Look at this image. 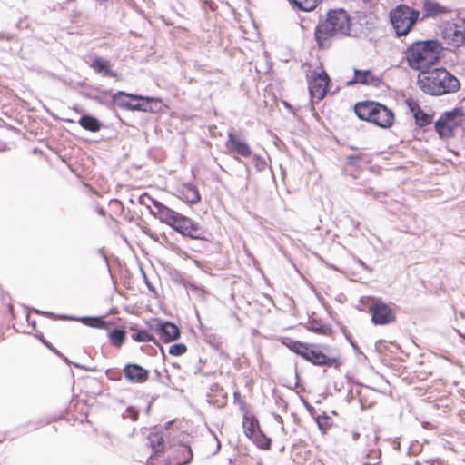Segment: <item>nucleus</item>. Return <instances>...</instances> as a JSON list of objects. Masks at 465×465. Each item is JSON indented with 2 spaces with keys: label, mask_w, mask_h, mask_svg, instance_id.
<instances>
[{
  "label": "nucleus",
  "mask_w": 465,
  "mask_h": 465,
  "mask_svg": "<svg viewBox=\"0 0 465 465\" xmlns=\"http://www.w3.org/2000/svg\"><path fill=\"white\" fill-rule=\"evenodd\" d=\"M133 99H140L141 111L155 112L158 110L159 101L154 98L143 97L140 95H130Z\"/></svg>",
  "instance_id": "obj_19"
},
{
  "label": "nucleus",
  "mask_w": 465,
  "mask_h": 465,
  "mask_svg": "<svg viewBox=\"0 0 465 465\" xmlns=\"http://www.w3.org/2000/svg\"><path fill=\"white\" fill-rule=\"evenodd\" d=\"M182 199L190 204H196L200 202V193L197 188L192 184H185L182 191Z\"/></svg>",
  "instance_id": "obj_17"
},
{
  "label": "nucleus",
  "mask_w": 465,
  "mask_h": 465,
  "mask_svg": "<svg viewBox=\"0 0 465 465\" xmlns=\"http://www.w3.org/2000/svg\"><path fill=\"white\" fill-rule=\"evenodd\" d=\"M406 104L410 111L413 114V116L420 109L419 104L414 101L413 99H408L406 100Z\"/></svg>",
  "instance_id": "obj_37"
},
{
  "label": "nucleus",
  "mask_w": 465,
  "mask_h": 465,
  "mask_svg": "<svg viewBox=\"0 0 465 465\" xmlns=\"http://www.w3.org/2000/svg\"><path fill=\"white\" fill-rule=\"evenodd\" d=\"M17 26H18V27L22 26V21H20V22L17 24Z\"/></svg>",
  "instance_id": "obj_49"
},
{
  "label": "nucleus",
  "mask_w": 465,
  "mask_h": 465,
  "mask_svg": "<svg viewBox=\"0 0 465 465\" xmlns=\"http://www.w3.org/2000/svg\"><path fill=\"white\" fill-rule=\"evenodd\" d=\"M419 12L407 6L399 5L390 13V19L398 36L406 35L416 23Z\"/></svg>",
  "instance_id": "obj_7"
},
{
  "label": "nucleus",
  "mask_w": 465,
  "mask_h": 465,
  "mask_svg": "<svg viewBox=\"0 0 465 465\" xmlns=\"http://www.w3.org/2000/svg\"><path fill=\"white\" fill-rule=\"evenodd\" d=\"M441 37L448 45L459 47L465 43V26L446 23L441 27Z\"/></svg>",
  "instance_id": "obj_8"
},
{
  "label": "nucleus",
  "mask_w": 465,
  "mask_h": 465,
  "mask_svg": "<svg viewBox=\"0 0 465 465\" xmlns=\"http://www.w3.org/2000/svg\"><path fill=\"white\" fill-rule=\"evenodd\" d=\"M242 427L244 430V434L250 438L252 439L257 435L259 430L258 421L254 418H250L247 416H244L243 421H242Z\"/></svg>",
  "instance_id": "obj_20"
},
{
  "label": "nucleus",
  "mask_w": 465,
  "mask_h": 465,
  "mask_svg": "<svg viewBox=\"0 0 465 465\" xmlns=\"http://www.w3.org/2000/svg\"><path fill=\"white\" fill-rule=\"evenodd\" d=\"M312 346L304 345L302 343H298L294 345L293 351L301 355L304 359L305 351L310 350Z\"/></svg>",
  "instance_id": "obj_36"
},
{
  "label": "nucleus",
  "mask_w": 465,
  "mask_h": 465,
  "mask_svg": "<svg viewBox=\"0 0 465 465\" xmlns=\"http://www.w3.org/2000/svg\"><path fill=\"white\" fill-rule=\"evenodd\" d=\"M186 352V346L183 343H175L169 348V353L173 356H181Z\"/></svg>",
  "instance_id": "obj_34"
},
{
  "label": "nucleus",
  "mask_w": 465,
  "mask_h": 465,
  "mask_svg": "<svg viewBox=\"0 0 465 465\" xmlns=\"http://www.w3.org/2000/svg\"><path fill=\"white\" fill-rule=\"evenodd\" d=\"M74 366H75L76 368L83 369V367H82L80 364L74 363Z\"/></svg>",
  "instance_id": "obj_47"
},
{
  "label": "nucleus",
  "mask_w": 465,
  "mask_h": 465,
  "mask_svg": "<svg viewBox=\"0 0 465 465\" xmlns=\"http://www.w3.org/2000/svg\"><path fill=\"white\" fill-rule=\"evenodd\" d=\"M35 312H36V313L45 314V315H52V313H50V312H40V311H38V310H35Z\"/></svg>",
  "instance_id": "obj_44"
},
{
  "label": "nucleus",
  "mask_w": 465,
  "mask_h": 465,
  "mask_svg": "<svg viewBox=\"0 0 465 465\" xmlns=\"http://www.w3.org/2000/svg\"><path fill=\"white\" fill-rule=\"evenodd\" d=\"M465 126V98L463 105L443 113L434 123L435 131L441 139L455 136L460 129Z\"/></svg>",
  "instance_id": "obj_5"
},
{
  "label": "nucleus",
  "mask_w": 465,
  "mask_h": 465,
  "mask_svg": "<svg viewBox=\"0 0 465 465\" xmlns=\"http://www.w3.org/2000/svg\"><path fill=\"white\" fill-rule=\"evenodd\" d=\"M307 329L316 333H324L326 328L321 321L312 319L307 322Z\"/></svg>",
  "instance_id": "obj_33"
},
{
  "label": "nucleus",
  "mask_w": 465,
  "mask_h": 465,
  "mask_svg": "<svg viewBox=\"0 0 465 465\" xmlns=\"http://www.w3.org/2000/svg\"><path fill=\"white\" fill-rule=\"evenodd\" d=\"M442 46L438 40L415 42L406 51V59L411 68L426 73L440 57Z\"/></svg>",
  "instance_id": "obj_3"
},
{
  "label": "nucleus",
  "mask_w": 465,
  "mask_h": 465,
  "mask_svg": "<svg viewBox=\"0 0 465 465\" xmlns=\"http://www.w3.org/2000/svg\"><path fill=\"white\" fill-rule=\"evenodd\" d=\"M150 446L155 454L163 450V438L158 434H150L148 437Z\"/></svg>",
  "instance_id": "obj_29"
},
{
  "label": "nucleus",
  "mask_w": 465,
  "mask_h": 465,
  "mask_svg": "<svg viewBox=\"0 0 465 465\" xmlns=\"http://www.w3.org/2000/svg\"><path fill=\"white\" fill-rule=\"evenodd\" d=\"M78 124L84 129L94 133L100 131L102 127V124L100 123V121L97 118L89 114H84L81 116Z\"/></svg>",
  "instance_id": "obj_18"
},
{
  "label": "nucleus",
  "mask_w": 465,
  "mask_h": 465,
  "mask_svg": "<svg viewBox=\"0 0 465 465\" xmlns=\"http://www.w3.org/2000/svg\"><path fill=\"white\" fill-rule=\"evenodd\" d=\"M351 31V18L343 9L331 10L326 18L321 20L315 28V39L320 48H328L332 37L348 35Z\"/></svg>",
  "instance_id": "obj_1"
},
{
  "label": "nucleus",
  "mask_w": 465,
  "mask_h": 465,
  "mask_svg": "<svg viewBox=\"0 0 465 465\" xmlns=\"http://www.w3.org/2000/svg\"><path fill=\"white\" fill-rule=\"evenodd\" d=\"M359 264L365 270L371 271V268L361 260H359Z\"/></svg>",
  "instance_id": "obj_43"
},
{
  "label": "nucleus",
  "mask_w": 465,
  "mask_h": 465,
  "mask_svg": "<svg viewBox=\"0 0 465 465\" xmlns=\"http://www.w3.org/2000/svg\"><path fill=\"white\" fill-rule=\"evenodd\" d=\"M351 435L353 441H356L361 438V433L356 430L351 431Z\"/></svg>",
  "instance_id": "obj_42"
},
{
  "label": "nucleus",
  "mask_w": 465,
  "mask_h": 465,
  "mask_svg": "<svg viewBox=\"0 0 465 465\" xmlns=\"http://www.w3.org/2000/svg\"><path fill=\"white\" fill-rule=\"evenodd\" d=\"M356 115L381 128H389L394 123V114L387 106L374 102L364 101L357 103L354 106Z\"/></svg>",
  "instance_id": "obj_4"
},
{
  "label": "nucleus",
  "mask_w": 465,
  "mask_h": 465,
  "mask_svg": "<svg viewBox=\"0 0 465 465\" xmlns=\"http://www.w3.org/2000/svg\"><path fill=\"white\" fill-rule=\"evenodd\" d=\"M125 331L123 329L115 328L108 334L110 341L115 347H121L125 340Z\"/></svg>",
  "instance_id": "obj_24"
},
{
  "label": "nucleus",
  "mask_w": 465,
  "mask_h": 465,
  "mask_svg": "<svg viewBox=\"0 0 465 465\" xmlns=\"http://www.w3.org/2000/svg\"><path fill=\"white\" fill-rule=\"evenodd\" d=\"M13 38H14V35L11 34L0 33V39L11 41Z\"/></svg>",
  "instance_id": "obj_41"
},
{
  "label": "nucleus",
  "mask_w": 465,
  "mask_h": 465,
  "mask_svg": "<svg viewBox=\"0 0 465 465\" xmlns=\"http://www.w3.org/2000/svg\"><path fill=\"white\" fill-rule=\"evenodd\" d=\"M179 451L183 454V459L182 460L177 461V465L187 464L191 461L193 458V452L189 446L181 445L179 446Z\"/></svg>",
  "instance_id": "obj_32"
},
{
  "label": "nucleus",
  "mask_w": 465,
  "mask_h": 465,
  "mask_svg": "<svg viewBox=\"0 0 465 465\" xmlns=\"http://www.w3.org/2000/svg\"><path fill=\"white\" fill-rule=\"evenodd\" d=\"M304 359L318 366L331 367L336 362V359L326 356L314 346H312L310 350L305 351Z\"/></svg>",
  "instance_id": "obj_14"
},
{
  "label": "nucleus",
  "mask_w": 465,
  "mask_h": 465,
  "mask_svg": "<svg viewBox=\"0 0 465 465\" xmlns=\"http://www.w3.org/2000/svg\"><path fill=\"white\" fill-rule=\"evenodd\" d=\"M417 84L423 93L433 96L453 94L460 87L458 78L442 67L420 74Z\"/></svg>",
  "instance_id": "obj_2"
},
{
  "label": "nucleus",
  "mask_w": 465,
  "mask_h": 465,
  "mask_svg": "<svg viewBox=\"0 0 465 465\" xmlns=\"http://www.w3.org/2000/svg\"><path fill=\"white\" fill-rule=\"evenodd\" d=\"M253 160L255 162V165H256V168L258 170H263L266 166V163L264 161V159H262V157L258 156V155H255L253 157Z\"/></svg>",
  "instance_id": "obj_39"
},
{
  "label": "nucleus",
  "mask_w": 465,
  "mask_h": 465,
  "mask_svg": "<svg viewBox=\"0 0 465 465\" xmlns=\"http://www.w3.org/2000/svg\"><path fill=\"white\" fill-rule=\"evenodd\" d=\"M183 285L188 292H192L195 297L199 299H204L208 294V292L203 286H199L194 282H184Z\"/></svg>",
  "instance_id": "obj_25"
},
{
  "label": "nucleus",
  "mask_w": 465,
  "mask_h": 465,
  "mask_svg": "<svg viewBox=\"0 0 465 465\" xmlns=\"http://www.w3.org/2000/svg\"><path fill=\"white\" fill-rule=\"evenodd\" d=\"M226 146L242 157H250L252 155V150L248 143L237 138L232 131L228 133Z\"/></svg>",
  "instance_id": "obj_15"
},
{
  "label": "nucleus",
  "mask_w": 465,
  "mask_h": 465,
  "mask_svg": "<svg viewBox=\"0 0 465 465\" xmlns=\"http://www.w3.org/2000/svg\"><path fill=\"white\" fill-rule=\"evenodd\" d=\"M96 73L103 74L104 76L117 77V74L110 69L109 62L101 57L93 60L90 65Z\"/></svg>",
  "instance_id": "obj_16"
},
{
  "label": "nucleus",
  "mask_w": 465,
  "mask_h": 465,
  "mask_svg": "<svg viewBox=\"0 0 465 465\" xmlns=\"http://www.w3.org/2000/svg\"><path fill=\"white\" fill-rule=\"evenodd\" d=\"M381 83V77L374 75L370 70L354 69V78L348 81L347 84H361L364 85L380 86Z\"/></svg>",
  "instance_id": "obj_13"
},
{
  "label": "nucleus",
  "mask_w": 465,
  "mask_h": 465,
  "mask_svg": "<svg viewBox=\"0 0 465 465\" xmlns=\"http://www.w3.org/2000/svg\"><path fill=\"white\" fill-rule=\"evenodd\" d=\"M460 335L465 339V334H460Z\"/></svg>",
  "instance_id": "obj_50"
},
{
  "label": "nucleus",
  "mask_w": 465,
  "mask_h": 465,
  "mask_svg": "<svg viewBox=\"0 0 465 465\" xmlns=\"http://www.w3.org/2000/svg\"><path fill=\"white\" fill-rule=\"evenodd\" d=\"M275 418H276V420H282V419H281V417H280V415H276V417H275Z\"/></svg>",
  "instance_id": "obj_48"
},
{
  "label": "nucleus",
  "mask_w": 465,
  "mask_h": 465,
  "mask_svg": "<svg viewBox=\"0 0 465 465\" xmlns=\"http://www.w3.org/2000/svg\"><path fill=\"white\" fill-rule=\"evenodd\" d=\"M317 422H318L319 428L321 430H323L324 424L321 423V421L319 420H317Z\"/></svg>",
  "instance_id": "obj_45"
},
{
  "label": "nucleus",
  "mask_w": 465,
  "mask_h": 465,
  "mask_svg": "<svg viewBox=\"0 0 465 465\" xmlns=\"http://www.w3.org/2000/svg\"><path fill=\"white\" fill-rule=\"evenodd\" d=\"M130 95L132 94L119 91L114 94L113 100L119 107L128 109L131 103L130 100L133 99Z\"/></svg>",
  "instance_id": "obj_23"
},
{
  "label": "nucleus",
  "mask_w": 465,
  "mask_h": 465,
  "mask_svg": "<svg viewBox=\"0 0 465 465\" xmlns=\"http://www.w3.org/2000/svg\"><path fill=\"white\" fill-rule=\"evenodd\" d=\"M132 338L137 342H147L154 340L153 336L144 330H140L133 333Z\"/></svg>",
  "instance_id": "obj_30"
},
{
  "label": "nucleus",
  "mask_w": 465,
  "mask_h": 465,
  "mask_svg": "<svg viewBox=\"0 0 465 465\" xmlns=\"http://www.w3.org/2000/svg\"><path fill=\"white\" fill-rule=\"evenodd\" d=\"M330 78L325 71L313 72L309 79V92L312 99H323L326 94Z\"/></svg>",
  "instance_id": "obj_9"
},
{
  "label": "nucleus",
  "mask_w": 465,
  "mask_h": 465,
  "mask_svg": "<svg viewBox=\"0 0 465 465\" xmlns=\"http://www.w3.org/2000/svg\"><path fill=\"white\" fill-rule=\"evenodd\" d=\"M423 9L426 16H436L444 12L443 7L434 2H426Z\"/></svg>",
  "instance_id": "obj_27"
},
{
  "label": "nucleus",
  "mask_w": 465,
  "mask_h": 465,
  "mask_svg": "<svg viewBox=\"0 0 465 465\" xmlns=\"http://www.w3.org/2000/svg\"><path fill=\"white\" fill-rule=\"evenodd\" d=\"M152 204L157 209L159 219L162 223H164L165 220L170 216V214L173 212L171 208L165 206L161 202L153 198Z\"/></svg>",
  "instance_id": "obj_26"
},
{
  "label": "nucleus",
  "mask_w": 465,
  "mask_h": 465,
  "mask_svg": "<svg viewBox=\"0 0 465 465\" xmlns=\"http://www.w3.org/2000/svg\"><path fill=\"white\" fill-rule=\"evenodd\" d=\"M135 103H130L129 110L141 111L140 99H133Z\"/></svg>",
  "instance_id": "obj_40"
},
{
  "label": "nucleus",
  "mask_w": 465,
  "mask_h": 465,
  "mask_svg": "<svg viewBox=\"0 0 465 465\" xmlns=\"http://www.w3.org/2000/svg\"><path fill=\"white\" fill-rule=\"evenodd\" d=\"M164 223L171 226L173 230L196 240H203L206 237V231L192 219L173 211L165 220Z\"/></svg>",
  "instance_id": "obj_6"
},
{
  "label": "nucleus",
  "mask_w": 465,
  "mask_h": 465,
  "mask_svg": "<svg viewBox=\"0 0 465 465\" xmlns=\"http://www.w3.org/2000/svg\"><path fill=\"white\" fill-rule=\"evenodd\" d=\"M363 440V446H362V451L367 452L370 451L376 444L377 438L371 437L369 435H365Z\"/></svg>",
  "instance_id": "obj_35"
},
{
  "label": "nucleus",
  "mask_w": 465,
  "mask_h": 465,
  "mask_svg": "<svg viewBox=\"0 0 465 465\" xmlns=\"http://www.w3.org/2000/svg\"><path fill=\"white\" fill-rule=\"evenodd\" d=\"M369 311L375 325H386L394 321L391 309L380 300H374L369 306Z\"/></svg>",
  "instance_id": "obj_10"
},
{
  "label": "nucleus",
  "mask_w": 465,
  "mask_h": 465,
  "mask_svg": "<svg viewBox=\"0 0 465 465\" xmlns=\"http://www.w3.org/2000/svg\"><path fill=\"white\" fill-rule=\"evenodd\" d=\"M41 341H42V342H44L47 347H49V348L51 347L47 342H45V340H44V339H41Z\"/></svg>",
  "instance_id": "obj_46"
},
{
  "label": "nucleus",
  "mask_w": 465,
  "mask_h": 465,
  "mask_svg": "<svg viewBox=\"0 0 465 465\" xmlns=\"http://www.w3.org/2000/svg\"><path fill=\"white\" fill-rule=\"evenodd\" d=\"M413 117L416 124L420 127L427 126L432 122V115L425 113L421 109H420Z\"/></svg>",
  "instance_id": "obj_28"
},
{
  "label": "nucleus",
  "mask_w": 465,
  "mask_h": 465,
  "mask_svg": "<svg viewBox=\"0 0 465 465\" xmlns=\"http://www.w3.org/2000/svg\"><path fill=\"white\" fill-rule=\"evenodd\" d=\"M124 378L130 382L143 383L149 378V371L139 364H126L124 367Z\"/></svg>",
  "instance_id": "obj_12"
},
{
  "label": "nucleus",
  "mask_w": 465,
  "mask_h": 465,
  "mask_svg": "<svg viewBox=\"0 0 465 465\" xmlns=\"http://www.w3.org/2000/svg\"><path fill=\"white\" fill-rule=\"evenodd\" d=\"M290 4L298 10L312 11L318 4V0H289Z\"/></svg>",
  "instance_id": "obj_22"
},
{
  "label": "nucleus",
  "mask_w": 465,
  "mask_h": 465,
  "mask_svg": "<svg viewBox=\"0 0 465 465\" xmlns=\"http://www.w3.org/2000/svg\"><path fill=\"white\" fill-rule=\"evenodd\" d=\"M153 198L148 193H143L138 196V203L142 205H145L149 207V204L152 203Z\"/></svg>",
  "instance_id": "obj_38"
},
{
  "label": "nucleus",
  "mask_w": 465,
  "mask_h": 465,
  "mask_svg": "<svg viewBox=\"0 0 465 465\" xmlns=\"http://www.w3.org/2000/svg\"><path fill=\"white\" fill-rule=\"evenodd\" d=\"M253 441L256 442L257 446L263 450H268L271 446V440L265 437L261 430H258L257 435L252 438Z\"/></svg>",
  "instance_id": "obj_31"
},
{
  "label": "nucleus",
  "mask_w": 465,
  "mask_h": 465,
  "mask_svg": "<svg viewBox=\"0 0 465 465\" xmlns=\"http://www.w3.org/2000/svg\"><path fill=\"white\" fill-rule=\"evenodd\" d=\"M77 320L80 321L83 324H84L86 326L98 328V329H107L109 326V323L104 322L103 320V318H101V317L84 316V317H81Z\"/></svg>",
  "instance_id": "obj_21"
},
{
  "label": "nucleus",
  "mask_w": 465,
  "mask_h": 465,
  "mask_svg": "<svg viewBox=\"0 0 465 465\" xmlns=\"http://www.w3.org/2000/svg\"><path fill=\"white\" fill-rule=\"evenodd\" d=\"M151 329L154 330L164 342H171L180 337L179 328L170 322L155 320L151 325Z\"/></svg>",
  "instance_id": "obj_11"
}]
</instances>
